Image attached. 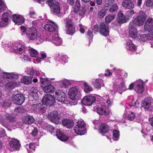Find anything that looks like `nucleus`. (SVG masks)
Segmentation results:
<instances>
[{
    "label": "nucleus",
    "mask_w": 153,
    "mask_h": 153,
    "mask_svg": "<svg viewBox=\"0 0 153 153\" xmlns=\"http://www.w3.org/2000/svg\"><path fill=\"white\" fill-rule=\"evenodd\" d=\"M85 125L83 120H81L78 121L75 123V126L74 128V132L78 135L84 134L86 131Z\"/></svg>",
    "instance_id": "f257e3e1"
},
{
    "label": "nucleus",
    "mask_w": 153,
    "mask_h": 153,
    "mask_svg": "<svg viewBox=\"0 0 153 153\" xmlns=\"http://www.w3.org/2000/svg\"><path fill=\"white\" fill-rule=\"evenodd\" d=\"M146 15L143 11H140L138 15L134 19L132 22L133 25L142 26L146 20Z\"/></svg>",
    "instance_id": "f03ea898"
},
{
    "label": "nucleus",
    "mask_w": 153,
    "mask_h": 153,
    "mask_svg": "<svg viewBox=\"0 0 153 153\" xmlns=\"http://www.w3.org/2000/svg\"><path fill=\"white\" fill-rule=\"evenodd\" d=\"M134 87L135 90L136 92L142 93L143 92V82L141 80H138L134 83L131 84L129 85V88L127 89L131 90Z\"/></svg>",
    "instance_id": "7ed1b4c3"
},
{
    "label": "nucleus",
    "mask_w": 153,
    "mask_h": 153,
    "mask_svg": "<svg viewBox=\"0 0 153 153\" xmlns=\"http://www.w3.org/2000/svg\"><path fill=\"white\" fill-rule=\"evenodd\" d=\"M66 33L69 35H73L75 32V27L72 20L69 19L65 20Z\"/></svg>",
    "instance_id": "20e7f679"
},
{
    "label": "nucleus",
    "mask_w": 153,
    "mask_h": 153,
    "mask_svg": "<svg viewBox=\"0 0 153 153\" xmlns=\"http://www.w3.org/2000/svg\"><path fill=\"white\" fill-rule=\"evenodd\" d=\"M18 77V75L15 73H5L0 70V82L5 80V78L7 80H9L12 78L17 79Z\"/></svg>",
    "instance_id": "39448f33"
},
{
    "label": "nucleus",
    "mask_w": 153,
    "mask_h": 153,
    "mask_svg": "<svg viewBox=\"0 0 153 153\" xmlns=\"http://www.w3.org/2000/svg\"><path fill=\"white\" fill-rule=\"evenodd\" d=\"M42 102L46 108L47 105H53L55 102V99L52 95H46L42 99Z\"/></svg>",
    "instance_id": "423d86ee"
},
{
    "label": "nucleus",
    "mask_w": 153,
    "mask_h": 153,
    "mask_svg": "<svg viewBox=\"0 0 153 153\" xmlns=\"http://www.w3.org/2000/svg\"><path fill=\"white\" fill-rule=\"evenodd\" d=\"M109 27L107 23L103 22L100 24V33L103 36H107L109 34Z\"/></svg>",
    "instance_id": "0eeeda50"
},
{
    "label": "nucleus",
    "mask_w": 153,
    "mask_h": 153,
    "mask_svg": "<svg viewBox=\"0 0 153 153\" xmlns=\"http://www.w3.org/2000/svg\"><path fill=\"white\" fill-rule=\"evenodd\" d=\"M26 34L30 40H34L36 39L37 36V30L34 27H31L27 30Z\"/></svg>",
    "instance_id": "6e6552de"
},
{
    "label": "nucleus",
    "mask_w": 153,
    "mask_h": 153,
    "mask_svg": "<svg viewBox=\"0 0 153 153\" xmlns=\"http://www.w3.org/2000/svg\"><path fill=\"white\" fill-rule=\"evenodd\" d=\"M96 100V97L92 96L84 97L81 100L82 103L85 105H90L93 104Z\"/></svg>",
    "instance_id": "1a4fd4ad"
},
{
    "label": "nucleus",
    "mask_w": 153,
    "mask_h": 153,
    "mask_svg": "<svg viewBox=\"0 0 153 153\" xmlns=\"http://www.w3.org/2000/svg\"><path fill=\"white\" fill-rule=\"evenodd\" d=\"M55 98L58 101L63 102L67 99L65 94L62 91L58 90L55 92Z\"/></svg>",
    "instance_id": "9d476101"
},
{
    "label": "nucleus",
    "mask_w": 153,
    "mask_h": 153,
    "mask_svg": "<svg viewBox=\"0 0 153 153\" xmlns=\"http://www.w3.org/2000/svg\"><path fill=\"white\" fill-rule=\"evenodd\" d=\"M129 36L131 38L135 39L137 37L138 32L137 29L132 25V23H129Z\"/></svg>",
    "instance_id": "9b49d317"
},
{
    "label": "nucleus",
    "mask_w": 153,
    "mask_h": 153,
    "mask_svg": "<svg viewBox=\"0 0 153 153\" xmlns=\"http://www.w3.org/2000/svg\"><path fill=\"white\" fill-rule=\"evenodd\" d=\"M25 100V97L21 94H17L14 95L13 98V102L18 105H21Z\"/></svg>",
    "instance_id": "f8f14e48"
},
{
    "label": "nucleus",
    "mask_w": 153,
    "mask_h": 153,
    "mask_svg": "<svg viewBox=\"0 0 153 153\" xmlns=\"http://www.w3.org/2000/svg\"><path fill=\"white\" fill-rule=\"evenodd\" d=\"M12 20L18 25H21L25 22L24 17L20 15L14 14L12 16Z\"/></svg>",
    "instance_id": "ddd939ff"
},
{
    "label": "nucleus",
    "mask_w": 153,
    "mask_h": 153,
    "mask_svg": "<svg viewBox=\"0 0 153 153\" xmlns=\"http://www.w3.org/2000/svg\"><path fill=\"white\" fill-rule=\"evenodd\" d=\"M97 112L100 115H107L109 114L110 110L105 105H103L100 107L96 108Z\"/></svg>",
    "instance_id": "4468645a"
},
{
    "label": "nucleus",
    "mask_w": 153,
    "mask_h": 153,
    "mask_svg": "<svg viewBox=\"0 0 153 153\" xmlns=\"http://www.w3.org/2000/svg\"><path fill=\"white\" fill-rule=\"evenodd\" d=\"M51 120L56 124L59 123V120L60 118V117L59 114V113L56 111H53L50 112L49 114Z\"/></svg>",
    "instance_id": "2eb2a0df"
},
{
    "label": "nucleus",
    "mask_w": 153,
    "mask_h": 153,
    "mask_svg": "<svg viewBox=\"0 0 153 153\" xmlns=\"http://www.w3.org/2000/svg\"><path fill=\"white\" fill-rule=\"evenodd\" d=\"M117 17V21L120 24L126 22L129 19L128 17L124 15L121 11L118 13Z\"/></svg>",
    "instance_id": "dca6fc26"
},
{
    "label": "nucleus",
    "mask_w": 153,
    "mask_h": 153,
    "mask_svg": "<svg viewBox=\"0 0 153 153\" xmlns=\"http://www.w3.org/2000/svg\"><path fill=\"white\" fill-rule=\"evenodd\" d=\"M9 144L10 147L14 150H19L21 146L19 141L15 138H13L11 140Z\"/></svg>",
    "instance_id": "f3484780"
},
{
    "label": "nucleus",
    "mask_w": 153,
    "mask_h": 153,
    "mask_svg": "<svg viewBox=\"0 0 153 153\" xmlns=\"http://www.w3.org/2000/svg\"><path fill=\"white\" fill-rule=\"evenodd\" d=\"M32 109L36 112H39L42 113H44L45 111V107L43 105V104L41 105L40 103L33 104L31 107Z\"/></svg>",
    "instance_id": "a211bd4d"
},
{
    "label": "nucleus",
    "mask_w": 153,
    "mask_h": 153,
    "mask_svg": "<svg viewBox=\"0 0 153 153\" xmlns=\"http://www.w3.org/2000/svg\"><path fill=\"white\" fill-rule=\"evenodd\" d=\"M78 93V89L76 87H75L69 89L68 95L71 99L74 100L77 99Z\"/></svg>",
    "instance_id": "6ab92c4d"
},
{
    "label": "nucleus",
    "mask_w": 153,
    "mask_h": 153,
    "mask_svg": "<svg viewBox=\"0 0 153 153\" xmlns=\"http://www.w3.org/2000/svg\"><path fill=\"white\" fill-rule=\"evenodd\" d=\"M50 8L52 14L59 16L60 13V7L59 2L54 4Z\"/></svg>",
    "instance_id": "aec40b11"
},
{
    "label": "nucleus",
    "mask_w": 153,
    "mask_h": 153,
    "mask_svg": "<svg viewBox=\"0 0 153 153\" xmlns=\"http://www.w3.org/2000/svg\"><path fill=\"white\" fill-rule=\"evenodd\" d=\"M15 73L18 76V77L17 79L12 78L10 79H9V80H7L5 78V79H6V80L8 81V82L6 84V86L11 89L14 88L15 87L19 85V84L18 83L14 81L15 80L17 79H18L19 75Z\"/></svg>",
    "instance_id": "412c9836"
},
{
    "label": "nucleus",
    "mask_w": 153,
    "mask_h": 153,
    "mask_svg": "<svg viewBox=\"0 0 153 153\" xmlns=\"http://www.w3.org/2000/svg\"><path fill=\"white\" fill-rule=\"evenodd\" d=\"M153 28V19L149 18L144 25V30L149 31Z\"/></svg>",
    "instance_id": "4be33fe9"
},
{
    "label": "nucleus",
    "mask_w": 153,
    "mask_h": 153,
    "mask_svg": "<svg viewBox=\"0 0 153 153\" xmlns=\"http://www.w3.org/2000/svg\"><path fill=\"white\" fill-rule=\"evenodd\" d=\"M122 5L124 7L131 9L134 7V4L131 0H123Z\"/></svg>",
    "instance_id": "5701e85b"
},
{
    "label": "nucleus",
    "mask_w": 153,
    "mask_h": 153,
    "mask_svg": "<svg viewBox=\"0 0 153 153\" xmlns=\"http://www.w3.org/2000/svg\"><path fill=\"white\" fill-rule=\"evenodd\" d=\"M49 83L46 85L44 84L41 85L43 90L46 93H50L53 92L54 91V87L52 85H49Z\"/></svg>",
    "instance_id": "b1692460"
},
{
    "label": "nucleus",
    "mask_w": 153,
    "mask_h": 153,
    "mask_svg": "<svg viewBox=\"0 0 153 153\" xmlns=\"http://www.w3.org/2000/svg\"><path fill=\"white\" fill-rule=\"evenodd\" d=\"M62 124L67 128H71L73 126L74 123L73 120L71 119H64L62 121Z\"/></svg>",
    "instance_id": "393cba45"
},
{
    "label": "nucleus",
    "mask_w": 153,
    "mask_h": 153,
    "mask_svg": "<svg viewBox=\"0 0 153 153\" xmlns=\"http://www.w3.org/2000/svg\"><path fill=\"white\" fill-rule=\"evenodd\" d=\"M56 135L59 139L63 141H67L68 138L67 136L59 130H57L56 131Z\"/></svg>",
    "instance_id": "a878e982"
},
{
    "label": "nucleus",
    "mask_w": 153,
    "mask_h": 153,
    "mask_svg": "<svg viewBox=\"0 0 153 153\" xmlns=\"http://www.w3.org/2000/svg\"><path fill=\"white\" fill-rule=\"evenodd\" d=\"M92 82L96 88L99 89L101 85H104L103 80L101 79H92Z\"/></svg>",
    "instance_id": "bb28decb"
},
{
    "label": "nucleus",
    "mask_w": 153,
    "mask_h": 153,
    "mask_svg": "<svg viewBox=\"0 0 153 153\" xmlns=\"http://www.w3.org/2000/svg\"><path fill=\"white\" fill-rule=\"evenodd\" d=\"M126 48L128 50L133 51H135L136 49L135 45L130 39H128L126 42Z\"/></svg>",
    "instance_id": "cd10ccee"
},
{
    "label": "nucleus",
    "mask_w": 153,
    "mask_h": 153,
    "mask_svg": "<svg viewBox=\"0 0 153 153\" xmlns=\"http://www.w3.org/2000/svg\"><path fill=\"white\" fill-rule=\"evenodd\" d=\"M151 102L150 97L146 98L142 102V105L144 108L148 109L151 106Z\"/></svg>",
    "instance_id": "c85d7f7f"
},
{
    "label": "nucleus",
    "mask_w": 153,
    "mask_h": 153,
    "mask_svg": "<svg viewBox=\"0 0 153 153\" xmlns=\"http://www.w3.org/2000/svg\"><path fill=\"white\" fill-rule=\"evenodd\" d=\"M35 120L33 117L30 115L25 116L23 118V121L26 124H30L34 123Z\"/></svg>",
    "instance_id": "c756f323"
},
{
    "label": "nucleus",
    "mask_w": 153,
    "mask_h": 153,
    "mask_svg": "<svg viewBox=\"0 0 153 153\" xmlns=\"http://www.w3.org/2000/svg\"><path fill=\"white\" fill-rule=\"evenodd\" d=\"M109 127L105 123H102L100 126L99 132L102 134L108 132Z\"/></svg>",
    "instance_id": "7c9ffc66"
},
{
    "label": "nucleus",
    "mask_w": 153,
    "mask_h": 153,
    "mask_svg": "<svg viewBox=\"0 0 153 153\" xmlns=\"http://www.w3.org/2000/svg\"><path fill=\"white\" fill-rule=\"evenodd\" d=\"M44 28L46 30L50 32H53L56 30L54 25L50 24H46L44 25Z\"/></svg>",
    "instance_id": "2f4dec72"
},
{
    "label": "nucleus",
    "mask_w": 153,
    "mask_h": 153,
    "mask_svg": "<svg viewBox=\"0 0 153 153\" xmlns=\"http://www.w3.org/2000/svg\"><path fill=\"white\" fill-rule=\"evenodd\" d=\"M150 32L147 34H143L140 36V39L143 41H146L147 40H151L153 39Z\"/></svg>",
    "instance_id": "473e14b6"
},
{
    "label": "nucleus",
    "mask_w": 153,
    "mask_h": 153,
    "mask_svg": "<svg viewBox=\"0 0 153 153\" xmlns=\"http://www.w3.org/2000/svg\"><path fill=\"white\" fill-rule=\"evenodd\" d=\"M32 78L31 77L25 76L21 79V82L25 84H29L31 82Z\"/></svg>",
    "instance_id": "72a5a7b5"
},
{
    "label": "nucleus",
    "mask_w": 153,
    "mask_h": 153,
    "mask_svg": "<svg viewBox=\"0 0 153 153\" xmlns=\"http://www.w3.org/2000/svg\"><path fill=\"white\" fill-rule=\"evenodd\" d=\"M2 19L4 22L8 24V21L11 18L10 15L8 13H4L2 15Z\"/></svg>",
    "instance_id": "f704fd0d"
},
{
    "label": "nucleus",
    "mask_w": 153,
    "mask_h": 153,
    "mask_svg": "<svg viewBox=\"0 0 153 153\" xmlns=\"http://www.w3.org/2000/svg\"><path fill=\"white\" fill-rule=\"evenodd\" d=\"M58 58L59 59L62 64H64L68 62V58L66 55H62L59 54Z\"/></svg>",
    "instance_id": "c9c22d12"
},
{
    "label": "nucleus",
    "mask_w": 153,
    "mask_h": 153,
    "mask_svg": "<svg viewBox=\"0 0 153 153\" xmlns=\"http://www.w3.org/2000/svg\"><path fill=\"white\" fill-rule=\"evenodd\" d=\"M38 91V90L37 87H32L30 91V95L32 96H35L37 98V92Z\"/></svg>",
    "instance_id": "e433bc0d"
},
{
    "label": "nucleus",
    "mask_w": 153,
    "mask_h": 153,
    "mask_svg": "<svg viewBox=\"0 0 153 153\" xmlns=\"http://www.w3.org/2000/svg\"><path fill=\"white\" fill-rule=\"evenodd\" d=\"M44 75V74H43L42 75L41 77H40V81L42 84V85L44 84L46 85L50 83L48 79L45 78V76Z\"/></svg>",
    "instance_id": "4c0bfd02"
},
{
    "label": "nucleus",
    "mask_w": 153,
    "mask_h": 153,
    "mask_svg": "<svg viewBox=\"0 0 153 153\" xmlns=\"http://www.w3.org/2000/svg\"><path fill=\"white\" fill-rule=\"evenodd\" d=\"M71 83L67 79L64 80L59 82V84L62 87L66 88L68 86L70 85Z\"/></svg>",
    "instance_id": "58836bf2"
},
{
    "label": "nucleus",
    "mask_w": 153,
    "mask_h": 153,
    "mask_svg": "<svg viewBox=\"0 0 153 153\" xmlns=\"http://www.w3.org/2000/svg\"><path fill=\"white\" fill-rule=\"evenodd\" d=\"M119 132L117 130H114L113 132V139L115 141L117 140L119 137Z\"/></svg>",
    "instance_id": "ea45409f"
},
{
    "label": "nucleus",
    "mask_w": 153,
    "mask_h": 153,
    "mask_svg": "<svg viewBox=\"0 0 153 153\" xmlns=\"http://www.w3.org/2000/svg\"><path fill=\"white\" fill-rule=\"evenodd\" d=\"M17 49H15V52L18 53H22L25 51V48L24 45H19L17 47Z\"/></svg>",
    "instance_id": "a19ab883"
},
{
    "label": "nucleus",
    "mask_w": 153,
    "mask_h": 153,
    "mask_svg": "<svg viewBox=\"0 0 153 153\" xmlns=\"http://www.w3.org/2000/svg\"><path fill=\"white\" fill-rule=\"evenodd\" d=\"M115 17V15L114 14L108 15L105 18V22H110L112 21L113 20Z\"/></svg>",
    "instance_id": "79ce46f5"
},
{
    "label": "nucleus",
    "mask_w": 153,
    "mask_h": 153,
    "mask_svg": "<svg viewBox=\"0 0 153 153\" xmlns=\"http://www.w3.org/2000/svg\"><path fill=\"white\" fill-rule=\"evenodd\" d=\"M29 52L30 56L33 57H36L38 54V52L33 48H31L29 50Z\"/></svg>",
    "instance_id": "37998d69"
},
{
    "label": "nucleus",
    "mask_w": 153,
    "mask_h": 153,
    "mask_svg": "<svg viewBox=\"0 0 153 153\" xmlns=\"http://www.w3.org/2000/svg\"><path fill=\"white\" fill-rule=\"evenodd\" d=\"M1 104L4 107H8L10 106L11 102L10 101L8 100H3L1 101Z\"/></svg>",
    "instance_id": "c03bdc74"
},
{
    "label": "nucleus",
    "mask_w": 153,
    "mask_h": 153,
    "mask_svg": "<svg viewBox=\"0 0 153 153\" xmlns=\"http://www.w3.org/2000/svg\"><path fill=\"white\" fill-rule=\"evenodd\" d=\"M53 42L56 45H60L62 43V39L59 37H57L55 38L53 40Z\"/></svg>",
    "instance_id": "a18cd8bd"
},
{
    "label": "nucleus",
    "mask_w": 153,
    "mask_h": 153,
    "mask_svg": "<svg viewBox=\"0 0 153 153\" xmlns=\"http://www.w3.org/2000/svg\"><path fill=\"white\" fill-rule=\"evenodd\" d=\"M92 90V88L88 85L86 82L84 83V90L86 93H88L90 92Z\"/></svg>",
    "instance_id": "49530a36"
},
{
    "label": "nucleus",
    "mask_w": 153,
    "mask_h": 153,
    "mask_svg": "<svg viewBox=\"0 0 153 153\" xmlns=\"http://www.w3.org/2000/svg\"><path fill=\"white\" fill-rule=\"evenodd\" d=\"M117 88H118L117 89V91H120H120L121 90L124 91L127 89L125 85L123 83H121L119 86H117Z\"/></svg>",
    "instance_id": "de8ad7c7"
},
{
    "label": "nucleus",
    "mask_w": 153,
    "mask_h": 153,
    "mask_svg": "<svg viewBox=\"0 0 153 153\" xmlns=\"http://www.w3.org/2000/svg\"><path fill=\"white\" fill-rule=\"evenodd\" d=\"M104 10H101L97 13V17L100 19H102L106 15L107 12Z\"/></svg>",
    "instance_id": "09e8293b"
},
{
    "label": "nucleus",
    "mask_w": 153,
    "mask_h": 153,
    "mask_svg": "<svg viewBox=\"0 0 153 153\" xmlns=\"http://www.w3.org/2000/svg\"><path fill=\"white\" fill-rule=\"evenodd\" d=\"M6 6L3 0H0V12H1L4 10Z\"/></svg>",
    "instance_id": "8fccbe9b"
},
{
    "label": "nucleus",
    "mask_w": 153,
    "mask_h": 153,
    "mask_svg": "<svg viewBox=\"0 0 153 153\" xmlns=\"http://www.w3.org/2000/svg\"><path fill=\"white\" fill-rule=\"evenodd\" d=\"M29 149H27V151L29 153L30 152H32L35 151L34 147L35 146V144L33 143H30L29 145Z\"/></svg>",
    "instance_id": "3c124183"
},
{
    "label": "nucleus",
    "mask_w": 153,
    "mask_h": 153,
    "mask_svg": "<svg viewBox=\"0 0 153 153\" xmlns=\"http://www.w3.org/2000/svg\"><path fill=\"white\" fill-rule=\"evenodd\" d=\"M118 8V6L116 4L114 3L113 4L112 6H111L109 9V11L111 12H114L117 10Z\"/></svg>",
    "instance_id": "603ef678"
},
{
    "label": "nucleus",
    "mask_w": 153,
    "mask_h": 153,
    "mask_svg": "<svg viewBox=\"0 0 153 153\" xmlns=\"http://www.w3.org/2000/svg\"><path fill=\"white\" fill-rule=\"evenodd\" d=\"M36 11L32 9H30L29 11L28 15L30 17L35 18L36 15Z\"/></svg>",
    "instance_id": "864d4df0"
},
{
    "label": "nucleus",
    "mask_w": 153,
    "mask_h": 153,
    "mask_svg": "<svg viewBox=\"0 0 153 153\" xmlns=\"http://www.w3.org/2000/svg\"><path fill=\"white\" fill-rule=\"evenodd\" d=\"M6 120L10 123L13 122L15 121V118L12 115L10 114L6 116Z\"/></svg>",
    "instance_id": "5fc2aeb1"
},
{
    "label": "nucleus",
    "mask_w": 153,
    "mask_h": 153,
    "mask_svg": "<svg viewBox=\"0 0 153 153\" xmlns=\"http://www.w3.org/2000/svg\"><path fill=\"white\" fill-rule=\"evenodd\" d=\"M27 74L30 75H35L37 74L36 71L33 70V68L29 69V70L27 71Z\"/></svg>",
    "instance_id": "6e6d98bb"
},
{
    "label": "nucleus",
    "mask_w": 153,
    "mask_h": 153,
    "mask_svg": "<svg viewBox=\"0 0 153 153\" xmlns=\"http://www.w3.org/2000/svg\"><path fill=\"white\" fill-rule=\"evenodd\" d=\"M135 117V114L133 112H131V113L127 116L128 119L130 120H132Z\"/></svg>",
    "instance_id": "4d7b16f0"
},
{
    "label": "nucleus",
    "mask_w": 153,
    "mask_h": 153,
    "mask_svg": "<svg viewBox=\"0 0 153 153\" xmlns=\"http://www.w3.org/2000/svg\"><path fill=\"white\" fill-rule=\"evenodd\" d=\"M47 2L50 7L54 4L58 3V2L56 1V0H47Z\"/></svg>",
    "instance_id": "13d9d810"
},
{
    "label": "nucleus",
    "mask_w": 153,
    "mask_h": 153,
    "mask_svg": "<svg viewBox=\"0 0 153 153\" xmlns=\"http://www.w3.org/2000/svg\"><path fill=\"white\" fill-rule=\"evenodd\" d=\"M79 15L83 16L86 12L85 7L83 6L81 8L79 11Z\"/></svg>",
    "instance_id": "bf43d9fd"
},
{
    "label": "nucleus",
    "mask_w": 153,
    "mask_h": 153,
    "mask_svg": "<svg viewBox=\"0 0 153 153\" xmlns=\"http://www.w3.org/2000/svg\"><path fill=\"white\" fill-rule=\"evenodd\" d=\"M93 30H94V32H100V25H96L93 27Z\"/></svg>",
    "instance_id": "052dcab7"
},
{
    "label": "nucleus",
    "mask_w": 153,
    "mask_h": 153,
    "mask_svg": "<svg viewBox=\"0 0 153 153\" xmlns=\"http://www.w3.org/2000/svg\"><path fill=\"white\" fill-rule=\"evenodd\" d=\"M87 37L88 39H93V35L92 32L90 30H88L87 33Z\"/></svg>",
    "instance_id": "680f3d73"
},
{
    "label": "nucleus",
    "mask_w": 153,
    "mask_h": 153,
    "mask_svg": "<svg viewBox=\"0 0 153 153\" xmlns=\"http://www.w3.org/2000/svg\"><path fill=\"white\" fill-rule=\"evenodd\" d=\"M146 5L147 7H153V0H147L146 1Z\"/></svg>",
    "instance_id": "e2e57ef3"
},
{
    "label": "nucleus",
    "mask_w": 153,
    "mask_h": 153,
    "mask_svg": "<svg viewBox=\"0 0 153 153\" xmlns=\"http://www.w3.org/2000/svg\"><path fill=\"white\" fill-rule=\"evenodd\" d=\"M114 71L115 74L117 75H120V73H121L123 72L122 70L119 68H114Z\"/></svg>",
    "instance_id": "0e129e2a"
},
{
    "label": "nucleus",
    "mask_w": 153,
    "mask_h": 153,
    "mask_svg": "<svg viewBox=\"0 0 153 153\" xmlns=\"http://www.w3.org/2000/svg\"><path fill=\"white\" fill-rule=\"evenodd\" d=\"M22 60L23 61L25 62L30 61V59L29 58V56L25 55L22 57Z\"/></svg>",
    "instance_id": "69168bd1"
},
{
    "label": "nucleus",
    "mask_w": 153,
    "mask_h": 153,
    "mask_svg": "<svg viewBox=\"0 0 153 153\" xmlns=\"http://www.w3.org/2000/svg\"><path fill=\"white\" fill-rule=\"evenodd\" d=\"M22 108L20 107H18L15 108L14 111L16 113H21L22 112Z\"/></svg>",
    "instance_id": "338daca9"
},
{
    "label": "nucleus",
    "mask_w": 153,
    "mask_h": 153,
    "mask_svg": "<svg viewBox=\"0 0 153 153\" xmlns=\"http://www.w3.org/2000/svg\"><path fill=\"white\" fill-rule=\"evenodd\" d=\"M139 102L137 100H136V101L132 102L131 104L130 105L131 106H136V107H138L139 106Z\"/></svg>",
    "instance_id": "774afa93"
}]
</instances>
